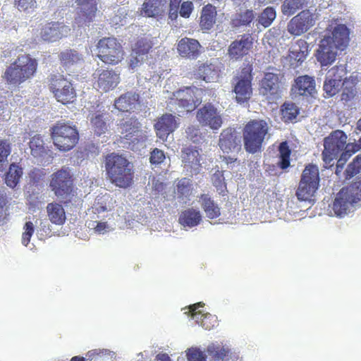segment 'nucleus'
<instances>
[{
  "label": "nucleus",
  "mask_w": 361,
  "mask_h": 361,
  "mask_svg": "<svg viewBox=\"0 0 361 361\" xmlns=\"http://www.w3.org/2000/svg\"><path fill=\"white\" fill-rule=\"evenodd\" d=\"M106 175L116 187L127 188L132 185L134 178L133 165L118 153L108 154L104 159Z\"/></svg>",
  "instance_id": "1"
},
{
  "label": "nucleus",
  "mask_w": 361,
  "mask_h": 361,
  "mask_svg": "<svg viewBox=\"0 0 361 361\" xmlns=\"http://www.w3.org/2000/svg\"><path fill=\"white\" fill-rule=\"evenodd\" d=\"M38 62L28 54H21L7 67L4 78L9 85L18 86L32 78L37 71Z\"/></svg>",
  "instance_id": "2"
},
{
  "label": "nucleus",
  "mask_w": 361,
  "mask_h": 361,
  "mask_svg": "<svg viewBox=\"0 0 361 361\" xmlns=\"http://www.w3.org/2000/svg\"><path fill=\"white\" fill-rule=\"evenodd\" d=\"M269 131V126L265 120L252 119L247 122L242 130L245 150L250 154L260 152Z\"/></svg>",
  "instance_id": "3"
},
{
  "label": "nucleus",
  "mask_w": 361,
  "mask_h": 361,
  "mask_svg": "<svg viewBox=\"0 0 361 361\" xmlns=\"http://www.w3.org/2000/svg\"><path fill=\"white\" fill-rule=\"evenodd\" d=\"M361 201V180L343 187L336 194L330 205L338 217H343L350 212V207Z\"/></svg>",
  "instance_id": "4"
},
{
  "label": "nucleus",
  "mask_w": 361,
  "mask_h": 361,
  "mask_svg": "<svg viewBox=\"0 0 361 361\" xmlns=\"http://www.w3.org/2000/svg\"><path fill=\"white\" fill-rule=\"evenodd\" d=\"M47 84L58 102L67 105L75 101L76 90L72 81L64 75L59 73L50 74L47 78Z\"/></svg>",
  "instance_id": "5"
},
{
  "label": "nucleus",
  "mask_w": 361,
  "mask_h": 361,
  "mask_svg": "<svg viewBox=\"0 0 361 361\" xmlns=\"http://www.w3.org/2000/svg\"><path fill=\"white\" fill-rule=\"evenodd\" d=\"M97 58L107 65L120 63L125 56V51L120 41L114 37H104L97 44Z\"/></svg>",
  "instance_id": "6"
},
{
  "label": "nucleus",
  "mask_w": 361,
  "mask_h": 361,
  "mask_svg": "<svg viewBox=\"0 0 361 361\" xmlns=\"http://www.w3.org/2000/svg\"><path fill=\"white\" fill-rule=\"evenodd\" d=\"M50 132L54 145L61 151H69L78 142L77 128L68 123L57 122L50 128Z\"/></svg>",
  "instance_id": "7"
},
{
  "label": "nucleus",
  "mask_w": 361,
  "mask_h": 361,
  "mask_svg": "<svg viewBox=\"0 0 361 361\" xmlns=\"http://www.w3.org/2000/svg\"><path fill=\"white\" fill-rule=\"evenodd\" d=\"M319 173L318 167L308 164L302 171L295 195L300 201L310 200L319 186Z\"/></svg>",
  "instance_id": "8"
},
{
  "label": "nucleus",
  "mask_w": 361,
  "mask_h": 361,
  "mask_svg": "<svg viewBox=\"0 0 361 361\" xmlns=\"http://www.w3.org/2000/svg\"><path fill=\"white\" fill-rule=\"evenodd\" d=\"M346 134L341 130L332 131L324 139V150L322 153L324 167L329 168L334 165V161L343 152L345 142Z\"/></svg>",
  "instance_id": "9"
},
{
  "label": "nucleus",
  "mask_w": 361,
  "mask_h": 361,
  "mask_svg": "<svg viewBox=\"0 0 361 361\" xmlns=\"http://www.w3.org/2000/svg\"><path fill=\"white\" fill-rule=\"evenodd\" d=\"M49 188L56 197H68L63 202L65 206L71 202L73 195V178L70 170L62 168L51 175Z\"/></svg>",
  "instance_id": "10"
},
{
  "label": "nucleus",
  "mask_w": 361,
  "mask_h": 361,
  "mask_svg": "<svg viewBox=\"0 0 361 361\" xmlns=\"http://www.w3.org/2000/svg\"><path fill=\"white\" fill-rule=\"evenodd\" d=\"M252 72V66L246 65L233 78V91L235 94V100L238 103L242 104L247 102L251 97L253 79Z\"/></svg>",
  "instance_id": "11"
},
{
  "label": "nucleus",
  "mask_w": 361,
  "mask_h": 361,
  "mask_svg": "<svg viewBox=\"0 0 361 361\" xmlns=\"http://www.w3.org/2000/svg\"><path fill=\"white\" fill-rule=\"evenodd\" d=\"M198 90L194 86H185L173 92L169 98V104L177 106L187 113L192 112L200 103L195 97V91Z\"/></svg>",
  "instance_id": "12"
},
{
  "label": "nucleus",
  "mask_w": 361,
  "mask_h": 361,
  "mask_svg": "<svg viewBox=\"0 0 361 361\" xmlns=\"http://www.w3.org/2000/svg\"><path fill=\"white\" fill-rule=\"evenodd\" d=\"M196 119L202 127H208L213 131L219 130L224 123L220 111L212 103H207L197 109Z\"/></svg>",
  "instance_id": "13"
},
{
  "label": "nucleus",
  "mask_w": 361,
  "mask_h": 361,
  "mask_svg": "<svg viewBox=\"0 0 361 361\" xmlns=\"http://www.w3.org/2000/svg\"><path fill=\"white\" fill-rule=\"evenodd\" d=\"M254 37L251 34L245 33L239 35L231 42L227 49V56L230 60L238 61L249 54L252 50Z\"/></svg>",
  "instance_id": "14"
},
{
  "label": "nucleus",
  "mask_w": 361,
  "mask_h": 361,
  "mask_svg": "<svg viewBox=\"0 0 361 361\" xmlns=\"http://www.w3.org/2000/svg\"><path fill=\"white\" fill-rule=\"evenodd\" d=\"M93 75L94 87L103 92L115 89L121 82L120 73L112 69H98Z\"/></svg>",
  "instance_id": "15"
},
{
  "label": "nucleus",
  "mask_w": 361,
  "mask_h": 361,
  "mask_svg": "<svg viewBox=\"0 0 361 361\" xmlns=\"http://www.w3.org/2000/svg\"><path fill=\"white\" fill-rule=\"evenodd\" d=\"M314 25L312 14L305 10L294 16L288 23V32L294 36H300L306 32Z\"/></svg>",
  "instance_id": "16"
},
{
  "label": "nucleus",
  "mask_w": 361,
  "mask_h": 361,
  "mask_svg": "<svg viewBox=\"0 0 361 361\" xmlns=\"http://www.w3.org/2000/svg\"><path fill=\"white\" fill-rule=\"evenodd\" d=\"M218 145L223 152L226 154L234 151L238 152L241 149L240 137L235 129L231 127L221 131Z\"/></svg>",
  "instance_id": "17"
},
{
  "label": "nucleus",
  "mask_w": 361,
  "mask_h": 361,
  "mask_svg": "<svg viewBox=\"0 0 361 361\" xmlns=\"http://www.w3.org/2000/svg\"><path fill=\"white\" fill-rule=\"evenodd\" d=\"M179 126L178 119L171 114H164L159 117L154 125L157 136L165 140Z\"/></svg>",
  "instance_id": "18"
},
{
  "label": "nucleus",
  "mask_w": 361,
  "mask_h": 361,
  "mask_svg": "<svg viewBox=\"0 0 361 361\" xmlns=\"http://www.w3.org/2000/svg\"><path fill=\"white\" fill-rule=\"evenodd\" d=\"M140 105V96L135 91H128L114 100L115 109L123 113L134 112Z\"/></svg>",
  "instance_id": "19"
},
{
  "label": "nucleus",
  "mask_w": 361,
  "mask_h": 361,
  "mask_svg": "<svg viewBox=\"0 0 361 361\" xmlns=\"http://www.w3.org/2000/svg\"><path fill=\"white\" fill-rule=\"evenodd\" d=\"M202 46L198 40L183 37L180 39L177 44V51L178 54L187 59L195 60L197 59L201 54Z\"/></svg>",
  "instance_id": "20"
},
{
  "label": "nucleus",
  "mask_w": 361,
  "mask_h": 361,
  "mask_svg": "<svg viewBox=\"0 0 361 361\" xmlns=\"http://www.w3.org/2000/svg\"><path fill=\"white\" fill-rule=\"evenodd\" d=\"M330 39V44L338 50H344L350 42V30L345 25L339 24L334 27L331 36L325 37Z\"/></svg>",
  "instance_id": "21"
},
{
  "label": "nucleus",
  "mask_w": 361,
  "mask_h": 361,
  "mask_svg": "<svg viewBox=\"0 0 361 361\" xmlns=\"http://www.w3.org/2000/svg\"><path fill=\"white\" fill-rule=\"evenodd\" d=\"M337 49L330 44L329 38H324L320 41L319 49L317 51V59L322 66L331 64L336 58Z\"/></svg>",
  "instance_id": "22"
},
{
  "label": "nucleus",
  "mask_w": 361,
  "mask_h": 361,
  "mask_svg": "<svg viewBox=\"0 0 361 361\" xmlns=\"http://www.w3.org/2000/svg\"><path fill=\"white\" fill-rule=\"evenodd\" d=\"M70 29L63 23L50 22L46 23L41 30L42 38L48 42H55L61 39Z\"/></svg>",
  "instance_id": "23"
},
{
  "label": "nucleus",
  "mask_w": 361,
  "mask_h": 361,
  "mask_svg": "<svg viewBox=\"0 0 361 361\" xmlns=\"http://www.w3.org/2000/svg\"><path fill=\"white\" fill-rule=\"evenodd\" d=\"M281 80L279 75L274 72L264 73L260 83V90L264 95L275 96L280 92Z\"/></svg>",
  "instance_id": "24"
},
{
  "label": "nucleus",
  "mask_w": 361,
  "mask_h": 361,
  "mask_svg": "<svg viewBox=\"0 0 361 361\" xmlns=\"http://www.w3.org/2000/svg\"><path fill=\"white\" fill-rule=\"evenodd\" d=\"M166 0H145L141 13L145 17L162 18L166 12Z\"/></svg>",
  "instance_id": "25"
},
{
  "label": "nucleus",
  "mask_w": 361,
  "mask_h": 361,
  "mask_svg": "<svg viewBox=\"0 0 361 361\" xmlns=\"http://www.w3.org/2000/svg\"><path fill=\"white\" fill-rule=\"evenodd\" d=\"M292 91L301 96H312L316 92L314 78L307 75L297 77Z\"/></svg>",
  "instance_id": "26"
},
{
  "label": "nucleus",
  "mask_w": 361,
  "mask_h": 361,
  "mask_svg": "<svg viewBox=\"0 0 361 361\" xmlns=\"http://www.w3.org/2000/svg\"><path fill=\"white\" fill-rule=\"evenodd\" d=\"M182 162L187 171H197L200 167V153L195 147H189L182 149Z\"/></svg>",
  "instance_id": "27"
},
{
  "label": "nucleus",
  "mask_w": 361,
  "mask_h": 361,
  "mask_svg": "<svg viewBox=\"0 0 361 361\" xmlns=\"http://www.w3.org/2000/svg\"><path fill=\"white\" fill-rule=\"evenodd\" d=\"M195 78L205 81L206 82H214L219 78V71L214 65L208 63H198L194 71Z\"/></svg>",
  "instance_id": "28"
},
{
  "label": "nucleus",
  "mask_w": 361,
  "mask_h": 361,
  "mask_svg": "<svg viewBox=\"0 0 361 361\" xmlns=\"http://www.w3.org/2000/svg\"><path fill=\"white\" fill-rule=\"evenodd\" d=\"M108 115L109 114L104 110H99L90 114V123L92 129L97 135H101L107 130Z\"/></svg>",
  "instance_id": "29"
},
{
  "label": "nucleus",
  "mask_w": 361,
  "mask_h": 361,
  "mask_svg": "<svg viewBox=\"0 0 361 361\" xmlns=\"http://www.w3.org/2000/svg\"><path fill=\"white\" fill-rule=\"evenodd\" d=\"M46 210L48 219L53 224L61 226L66 222V212L61 204L56 202L48 203Z\"/></svg>",
  "instance_id": "30"
},
{
  "label": "nucleus",
  "mask_w": 361,
  "mask_h": 361,
  "mask_svg": "<svg viewBox=\"0 0 361 361\" xmlns=\"http://www.w3.org/2000/svg\"><path fill=\"white\" fill-rule=\"evenodd\" d=\"M308 52V44L304 39H298L290 51L289 57L291 65L298 66L307 57Z\"/></svg>",
  "instance_id": "31"
},
{
  "label": "nucleus",
  "mask_w": 361,
  "mask_h": 361,
  "mask_svg": "<svg viewBox=\"0 0 361 361\" xmlns=\"http://www.w3.org/2000/svg\"><path fill=\"white\" fill-rule=\"evenodd\" d=\"M200 306L202 307L201 302L190 306L191 316L199 325L207 330H210L214 327L216 319L210 314H203L201 311L197 310Z\"/></svg>",
  "instance_id": "32"
},
{
  "label": "nucleus",
  "mask_w": 361,
  "mask_h": 361,
  "mask_svg": "<svg viewBox=\"0 0 361 361\" xmlns=\"http://www.w3.org/2000/svg\"><path fill=\"white\" fill-rule=\"evenodd\" d=\"M201 207L205 212L206 216L209 219H214L220 216L221 209L208 194H202L199 197Z\"/></svg>",
  "instance_id": "33"
},
{
  "label": "nucleus",
  "mask_w": 361,
  "mask_h": 361,
  "mask_svg": "<svg viewBox=\"0 0 361 361\" xmlns=\"http://www.w3.org/2000/svg\"><path fill=\"white\" fill-rule=\"evenodd\" d=\"M76 2L82 7L80 18L85 23L92 22L97 11L96 0H77Z\"/></svg>",
  "instance_id": "34"
},
{
  "label": "nucleus",
  "mask_w": 361,
  "mask_h": 361,
  "mask_svg": "<svg viewBox=\"0 0 361 361\" xmlns=\"http://www.w3.org/2000/svg\"><path fill=\"white\" fill-rule=\"evenodd\" d=\"M216 7L210 4L202 8L200 26L202 30H210L216 21Z\"/></svg>",
  "instance_id": "35"
},
{
  "label": "nucleus",
  "mask_w": 361,
  "mask_h": 361,
  "mask_svg": "<svg viewBox=\"0 0 361 361\" xmlns=\"http://www.w3.org/2000/svg\"><path fill=\"white\" fill-rule=\"evenodd\" d=\"M202 220V215L199 210L189 208L183 211L178 219L180 224L190 228L195 227L200 224Z\"/></svg>",
  "instance_id": "36"
},
{
  "label": "nucleus",
  "mask_w": 361,
  "mask_h": 361,
  "mask_svg": "<svg viewBox=\"0 0 361 361\" xmlns=\"http://www.w3.org/2000/svg\"><path fill=\"white\" fill-rule=\"evenodd\" d=\"M59 59L63 67L69 68L80 63L83 58L77 50L66 49L59 54Z\"/></svg>",
  "instance_id": "37"
},
{
  "label": "nucleus",
  "mask_w": 361,
  "mask_h": 361,
  "mask_svg": "<svg viewBox=\"0 0 361 361\" xmlns=\"http://www.w3.org/2000/svg\"><path fill=\"white\" fill-rule=\"evenodd\" d=\"M360 149L358 142H345L344 149L343 152L341 154L339 159L337 161L336 168V174L339 175L343 170L344 165L348 159L355 153L358 152Z\"/></svg>",
  "instance_id": "38"
},
{
  "label": "nucleus",
  "mask_w": 361,
  "mask_h": 361,
  "mask_svg": "<svg viewBox=\"0 0 361 361\" xmlns=\"http://www.w3.org/2000/svg\"><path fill=\"white\" fill-rule=\"evenodd\" d=\"M153 47V42L150 37L143 36L136 39L131 47L132 54L145 56L149 53Z\"/></svg>",
  "instance_id": "39"
},
{
  "label": "nucleus",
  "mask_w": 361,
  "mask_h": 361,
  "mask_svg": "<svg viewBox=\"0 0 361 361\" xmlns=\"http://www.w3.org/2000/svg\"><path fill=\"white\" fill-rule=\"evenodd\" d=\"M206 353L211 361H223L228 356L230 349L221 344L211 343L207 346Z\"/></svg>",
  "instance_id": "40"
},
{
  "label": "nucleus",
  "mask_w": 361,
  "mask_h": 361,
  "mask_svg": "<svg viewBox=\"0 0 361 361\" xmlns=\"http://www.w3.org/2000/svg\"><path fill=\"white\" fill-rule=\"evenodd\" d=\"M30 153L34 157H43L48 153L42 137L39 135H35L31 137L29 142Z\"/></svg>",
  "instance_id": "41"
},
{
  "label": "nucleus",
  "mask_w": 361,
  "mask_h": 361,
  "mask_svg": "<svg viewBox=\"0 0 361 361\" xmlns=\"http://www.w3.org/2000/svg\"><path fill=\"white\" fill-rule=\"evenodd\" d=\"M22 176L23 169L18 164L12 163L6 173L5 183L8 187L14 188L20 182Z\"/></svg>",
  "instance_id": "42"
},
{
  "label": "nucleus",
  "mask_w": 361,
  "mask_h": 361,
  "mask_svg": "<svg viewBox=\"0 0 361 361\" xmlns=\"http://www.w3.org/2000/svg\"><path fill=\"white\" fill-rule=\"evenodd\" d=\"M140 133V123L137 118H131L122 123V133L126 139L132 140L134 136H138Z\"/></svg>",
  "instance_id": "43"
},
{
  "label": "nucleus",
  "mask_w": 361,
  "mask_h": 361,
  "mask_svg": "<svg viewBox=\"0 0 361 361\" xmlns=\"http://www.w3.org/2000/svg\"><path fill=\"white\" fill-rule=\"evenodd\" d=\"M255 18L252 10L247 9L243 12L236 13L231 19V25L234 27L249 25Z\"/></svg>",
  "instance_id": "44"
},
{
  "label": "nucleus",
  "mask_w": 361,
  "mask_h": 361,
  "mask_svg": "<svg viewBox=\"0 0 361 361\" xmlns=\"http://www.w3.org/2000/svg\"><path fill=\"white\" fill-rule=\"evenodd\" d=\"M281 118L285 123L295 119L299 114L298 107L292 102H285L281 109Z\"/></svg>",
  "instance_id": "45"
},
{
  "label": "nucleus",
  "mask_w": 361,
  "mask_h": 361,
  "mask_svg": "<svg viewBox=\"0 0 361 361\" xmlns=\"http://www.w3.org/2000/svg\"><path fill=\"white\" fill-rule=\"evenodd\" d=\"M280 161L278 164L281 169H286L290 166V149L286 141L282 142L279 147Z\"/></svg>",
  "instance_id": "46"
},
{
  "label": "nucleus",
  "mask_w": 361,
  "mask_h": 361,
  "mask_svg": "<svg viewBox=\"0 0 361 361\" xmlns=\"http://www.w3.org/2000/svg\"><path fill=\"white\" fill-rule=\"evenodd\" d=\"M276 13L274 8L268 6L265 8L258 17V22L264 27H267L271 25L275 20Z\"/></svg>",
  "instance_id": "47"
},
{
  "label": "nucleus",
  "mask_w": 361,
  "mask_h": 361,
  "mask_svg": "<svg viewBox=\"0 0 361 361\" xmlns=\"http://www.w3.org/2000/svg\"><path fill=\"white\" fill-rule=\"evenodd\" d=\"M11 152V144L5 140H0V171L6 169L8 164V157Z\"/></svg>",
  "instance_id": "48"
},
{
  "label": "nucleus",
  "mask_w": 361,
  "mask_h": 361,
  "mask_svg": "<svg viewBox=\"0 0 361 361\" xmlns=\"http://www.w3.org/2000/svg\"><path fill=\"white\" fill-rule=\"evenodd\" d=\"M13 6L20 12L32 13L37 8L36 0H13Z\"/></svg>",
  "instance_id": "49"
},
{
  "label": "nucleus",
  "mask_w": 361,
  "mask_h": 361,
  "mask_svg": "<svg viewBox=\"0 0 361 361\" xmlns=\"http://www.w3.org/2000/svg\"><path fill=\"white\" fill-rule=\"evenodd\" d=\"M305 2V0H285L282 5V12L285 15L291 16L302 8Z\"/></svg>",
  "instance_id": "50"
},
{
  "label": "nucleus",
  "mask_w": 361,
  "mask_h": 361,
  "mask_svg": "<svg viewBox=\"0 0 361 361\" xmlns=\"http://www.w3.org/2000/svg\"><path fill=\"white\" fill-rule=\"evenodd\" d=\"M338 80L332 78V76L326 77L324 82V90L329 97L336 95L340 90L341 82Z\"/></svg>",
  "instance_id": "51"
},
{
  "label": "nucleus",
  "mask_w": 361,
  "mask_h": 361,
  "mask_svg": "<svg viewBox=\"0 0 361 361\" xmlns=\"http://www.w3.org/2000/svg\"><path fill=\"white\" fill-rule=\"evenodd\" d=\"M361 171V154L356 156L350 162L345 172V178L349 180Z\"/></svg>",
  "instance_id": "52"
},
{
  "label": "nucleus",
  "mask_w": 361,
  "mask_h": 361,
  "mask_svg": "<svg viewBox=\"0 0 361 361\" xmlns=\"http://www.w3.org/2000/svg\"><path fill=\"white\" fill-rule=\"evenodd\" d=\"M349 78H345L342 83L343 92L341 94V100L345 102H348L353 99L357 92L355 85L353 82H350V85H349Z\"/></svg>",
  "instance_id": "53"
},
{
  "label": "nucleus",
  "mask_w": 361,
  "mask_h": 361,
  "mask_svg": "<svg viewBox=\"0 0 361 361\" xmlns=\"http://www.w3.org/2000/svg\"><path fill=\"white\" fill-rule=\"evenodd\" d=\"M346 73V68L344 66H336L329 70L326 77L331 75L332 78L338 80V81L341 82Z\"/></svg>",
  "instance_id": "54"
},
{
  "label": "nucleus",
  "mask_w": 361,
  "mask_h": 361,
  "mask_svg": "<svg viewBox=\"0 0 361 361\" xmlns=\"http://www.w3.org/2000/svg\"><path fill=\"white\" fill-rule=\"evenodd\" d=\"M188 361H206L207 356L197 348H191L186 352Z\"/></svg>",
  "instance_id": "55"
},
{
  "label": "nucleus",
  "mask_w": 361,
  "mask_h": 361,
  "mask_svg": "<svg viewBox=\"0 0 361 361\" xmlns=\"http://www.w3.org/2000/svg\"><path fill=\"white\" fill-rule=\"evenodd\" d=\"M165 159V153L161 149L154 148L150 152L149 163L152 165H159L164 162Z\"/></svg>",
  "instance_id": "56"
},
{
  "label": "nucleus",
  "mask_w": 361,
  "mask_h": 361,
  "mask_svg": "<svg viewBox=\"0 0 361 361\" xmlns=\"http://www.w3.org/2000/svg\"><path fill=\"white\" fill-rule=\"evenodd\" d=\"M24 232L22 234V243L23 245L27 246L32 236L35 231V226L32 221H27L23 227Z\"/></svg>",
  "instance_id": "57"
},
{
  "label": "nucleus",
  "mask_w": 361,
  "mask_h": 361,
  "mask_svg": "<svg viewBox=\"0 0 361 361\" xmlns=\"http://www.w3.org/2000/svg\"><path fill=\"white\" fill-rule=\"evenodd\" d=\"M185 133L187 137L193 142H197L200 137V129L195 126L191 125L188 126L185 130Z\"/></svg>",
  "instance_id": "58"
},
{
  "label": "nucleus",
  "mask_w": 361,
  "mask_h": 361,
  "mask_svg": "<svg viewBox=\"0 0 361 361\" xmlns=\"http://www.w3.org/2000/svg\"><path fill=\"white\" fill-rule=\"evenodd\" d=\"M193 9L192 3L190 1H184L182 3L180 8V15L183 18H188Z\"/></svg>",
  "instance_id": "59"
},
{
  "label": "nucleus",
  "mask_w": 361,
  "mask_h": 361,
  "mask_svg": "<svg viewBox=\"0 0 361 361\" xmlns=\"http://www.w3.org/2000/svg\"><path fill=\"white\" fill-rule=\"evenodd\" d=\"M177 190L181 195H188L190 192V185L188 180L183 179L177 185Z\"/></svg>",
  "instance_id": "60"
},
{
  "label": "nucleus",
  "mask_w": 361,
  "mask_h": 361,
  "mask_svg": "<svg viewBox=\"0 0 361 361\" xmlns=\"http://www.w3.org/2000/svg\"><path fill=\"white\" fill-rule=\"evenodd\" d=\"M143 60L142 56L141 55H135L131 53V58L128 62V66L131 69H134L138 67Z\"/></svg>",
  "instance_id": "61"
},
{
  "label": "nucleus",
  "mask_w": 361,
  "mask_h": 361,
  "mask_svg": "<svg viewBox=\"0 0 361 361\" xmlns=\"http://www.w3.org/2000/svg\"><path fill=\"white\" fill-rule=\"evenodd\" d=\"M157 361H171L170 357L166 353H159L157 355Z\"/></svg>",
  "instance_id": "62"
},
{
  "label": "nucleus",
  "mask_w": 361,
  "mask_h": 361,
  "mask_svg": "<svg viewBox=\"0 0 361 361\" xmlns=\"http://www.w3.org/2000/svg\"><path fill=\"white\" fill-rule=\"evenodd\" d=\"M221 160L225 162L227 165L234 163L237 161L236 158H233L231 157L223 156L221 157Z\"/></svg>",
  "instance_id": "63"
},
{
  "label": "nucleus",
  "mask_w": 361,
  "mask_h": 361,
  "mask_svg": "<svg viewBox=\"0 0 361 361\" xmlns=\"http://www.w3.org/2000/svg\"><path fill=\"white\" fill-rule=\"evenodd\" d=\"M107 227V224L106 222H99L97 223L95 230L98 232H101L104 231Z\"/></svg>",
  "instance_id": "64"
}]
</instances>
